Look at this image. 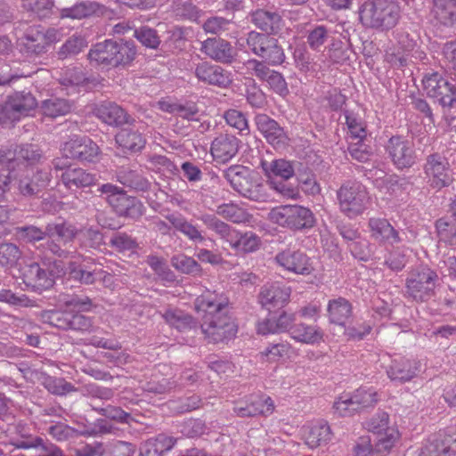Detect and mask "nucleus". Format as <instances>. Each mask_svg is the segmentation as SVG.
<instances>
[{
  "mask_svg": "<svg viewBox=\"0 0 456 456\" xmlns=\"http://www.w3.org/2000/svg\"><path fill=\"white\" fill-rule=\"evenodd\" d=\"M378 402L377 393L371 389L360 387L352 396H341L335 402L334 409L339 416H350L354 412L372 407Z\"/></svg>",
  "mask_w": 456,
  "mask_h": 456,
  "instance_id": "4468645a",
  "label": "nucleus"
},
{
  "mask_svg": "<svg viewBox=\"0 0 456 456\" xmlns=\"http://www.w3.org/2000/svg\"><path fill=\"white\" fill-rule=\"evenodd\" d=\"M22 252L20 248L12 242L0 243V266L5 269L14 267Z\"/></svg>",
  "mask_w": 456,
  "mask_h": 456,
  "instance_id": "bf43d9fd",
  "label": "nucleus"
},
{
  "mask_svg": "<svg viewBox=\"0 0 456 456\" xmlns=\"http://www.w3.org/2000/svg\"><path fill=\"white\" fill-rule=\"evenodd\" d=\"M40 318L44 323L65 331L91 332L94 327L92 318L74 311L45 310L41 312Z\"/></svg>",
  "mask_w": 456,
  "mask_h": 456,
  "instance_id": "1a4fd4ad",
  "label": "nucleus"
},
{
  "mask_svg": "<svg viewBox=\"0 0 456 456\" xmlns=\"http://www.w3.org/2000/svg\"><path fill=\"white\" fill-rule=\"evenodd\" d=\"M94 115L109 126H119L133 124L134 119L119 105L113 102H103L94 110Z\"/></svg>",
  "mask_w": 456,
  "mask_h": 456,
  "instance_id": "cd10ccee",
  "label": "nucleus"
},
{
  "mask_svg": "<svg viewBox=\"0 0 456 456\" xmlns=\"http://www.w3.org/2000/svg\"><path fill=\"white\" fill-rule=\"evenodd\" d=\"M167 219L171 224V225L186 235L190 240L194 241H202L204 240V237L201 235L200 232L191 224L187 222L185 218L177 215H168Z\"/></svg>",
  "mask_w": 456,
  "mask_h": 456,
  "instance_id": "4d7b16f0",
  "label": "nucleus"
},
{
  "mask_svg": "<svg viewBox=\"0 0 456 456\" xmlns=\"http://www.w3.org/2000/svg\"><path fill=\"white\" fill-rule=\"evenodd\" d=\"M208 229L215 231L220 237L227 242L231 235H234V229L229 224L218 219L215 215L204 214L199 217Z\"/></svg>",
  "mask_w": 456,
  "mask_h": 456,
  "instance_id": "052dcab7",
  "label": "nucleus"
},
{
  "mask_svg": "<svg viewBox=\"0 0 456 456\" xmlns=\"http://www.w3.org/2000/svg\"><path fill=\"white\" fill-rule=\"evenodd\" d=\"M369 227L371 237L381 242H388L390 244L400 241L398 232L384 218H370L369 220Z\"/></svg>",
  "mask_w": 456,
  "mask_h": 456,
  "instance_id": "58836bf2",
  "label": "nucleus"
},
{
  "mask_svg": "<svg viewBox=\"0 0 456 456\" xmlns=\"http://www.w3.org/2000/svg\"><path fill=\"white\" fill-rule=\"evenodd\" d=\"M331 439V430L327 422L322 420L310 428L305 443L310 448L327 444Z\"/></svg>",
  "mask_w": 456,
  "mask_h": 456,
  "instance_id": "3c124183",
  "label": "nucleus"
},
{
  "mask_svg": "<svg viewBox=\"0 0 456 456\" xmlns=\"http://www.w3.org/2000/svg\"><path fill=\"white\" fill-rule=\"evenodd\" d=\"M275 260L281 266L297 274L309 275L314 271L311 258L300 250H283L276 255Z\"/></svg>",
  "mask_w": 456,
  "mask_h": 456,
  "instance_id": "393cba45",
  "label": "nucleus"
},
{
  "mask_svg": "<svg viewBox=\"0 0 456 456\" xmlns=\"http://www.w3.org/2000/svg\"><path fill=\"white\" fill-rule=\"evenodd\" d=\"M424 172L428 177V183L436 190L447 187L452 182L449 163L444 157L438 153L431 154L427 158Z\"/></svg>",
  "mask_w": 456,
  "mask_h": 456,
  "instance_id": "f3484780",
  "label": "nucleus"
},
{
  "mask_svg": "<svg viewBox=\"0 0 456 456\" xmlns=\"http://www.w3.org/2000/svg\"><path fill=\"white\" fill-rule=\"evenodd\" d=\"M388 422L389 417L385 411L378 412L365 422L366 429L376 436L375 450L378 452L389 451L397 439V433L389 428Z\"/></svg>",
  "mask_w": 456,
  "mask_h": 456,
  "instance_id": "ddd939ff",
  "label": "nucleus"
},
{
  "mask_svg": "<svg viewBox=\"0 0 456 456\" xmlns=\"http://www.w3.org/2000/svg\"><path fill=\"white\" fill-rule=\"evenodd\" d=\"M103 273L102 270H89L86 265H77L74 262L69 263V274L70 278L82 284H94L96 280L102 279Z\"/></svg>",
  "mask_w": 456,
  "mask_h": 456,
  "instance_id": "603ef678",
  "label": "nucleus"
},
{
  "mask_svg": "<svg viewBox=\"0 0 456 456\" xmlns=\"http://www.w3.org/2000/svg\"><path fill=\"white\" fill-rule=\"evenodd\" d=\"M291 338L304 344H315L322 340V333L317 326L295 323L291 328Z\"/></svg>",
  "mask_w": 456,
  "mask_h": 456,
  "instance_id": "09e8293b",
  "label": "nucleus"
},
{
  "mask_svg": "<svg viewBox=\"0 0 456 456\" xmlns=\"http://www.w3.org/2000/svg\"><path fill=\"white\" fill-rule=\"evenodd\" d=\"M22 8L33 12L39 19L49 17L53 13V0H21Z\"/></svg>",
  "mask_w": 456,
  "mask_h": 456,
  "instance_id": "338daca9",
  "label": "nucleus"
},
{
  "mask_svg": "<svg viewBox=\"0 0 456 456\" xmlns=\"http://www.w3.org/2000/svg\"><path fill=\"white\" fill-rule=\"evenodd\" d=\"M418 368L415 362L406 359L394 360L387 368L388 378L393 381L405 383L417 375Z\"/></svg>",
  "mask_w": 456,
  "mask_h": 456,
  "instance_id": "ea45409f",
  "label": "nucleus"
},
{
  "mask_svg": "<svg viewBox=\"0 0 456 456\" xmlns=\"http://www.w3.org/2000/svg\"><path fill=\"white\" fill-rule=\"evenodd\" d=\"M172 266L177 271L190 275H198L201 273L200 264L192 257L183 254L174 256L171 258Z\"/></svg>",
  "mask_w": 456,
  "mask_h": 456,
  "instance_id": "e2e57ef3",
  "label": "nucleus"
},
{
  "mask_svg": "<svg viewBox=\"0 0 456 456\" xmlns=\"http://www.w3.org/2000/svg\"><path fill=\"white\" fill-rule=\"evenodd\" d=\"M50 173L46 170H37L32 175H25L18 182L19 192L24 197H37L50 183Z\"/></svg>",
  "mask_w": 456,
  "mask_h": 456,
  "instance_id": "c756f323",
  "label": "nucleus"
},
{
  "mask_svg": "<svg viewBox=\"0 0 456 456\" xmlns=\"http://www.w3.org/2000/svg\"><path fill=\"white\" fill-rule=\"evenodd\" d=\"M268 219L280 226L298 231L310 229L315 224L313 212L299 205H281L271 209Z\"/></svg>",
  "mask_w": 456,
  "mask_h": 456,
  "instance_id": "0eeeda50",
  "label": "nucleus"
},
{
  "mask_svg": "<svg viewBox=\"0 0 456 456\" xmlns=\"http://www.w3.org/2000/svg\"><path fill=\"white\" fill-rule=\"evenodd\" d=\"M262 167L269 178L288 180L294 175V168L291 163L283 159H275L271 163L263 162Z\"/></svg>",
  "mask_w": 456,
  "mask_h": 456,
  "instance_id": "5fc2aeb1",
  "label": "nucleus"
},
{
  "mask_svg": "<svg viewBox=\"0 0 456 456\" xmlns=\"http://www.w3.org/2000/svg\"><path fill=\"white\" fill-rule=\"evenodd\" d=\"M257 129L275 149H283L288 143V135L278 122L266 114H257L255 118Z\"/></svg>",
  "mask_w": 456,
  "mask_h": 456,
  "instance_id": "a878e982",
  "label": "nucleus"
},
{
  "mask_svg": "<svg viewBox=\"0 0 456 456\" xmlns=\"http://www.w3.org/2000/svg\"><path fill=\"white\" fill-rule=\"evenodd\" d=\"M59 176L63 185L71 191L88 187L95 183L94 175L77 166H74L71 169H68L64 174H61Z\"/></svg>",
  "mask_w": 456,
  "mask_h": 456,
  "instance_id": "f704fd0d",
  "label": "nucleus"
},
{
  "mask_svg": "<svg viewBox=\"0 0 456 456\" xmlns=\"http://www.w3.org/2000/svg\"><path fill=\"white\" fill-rule=\"evenodd\" d=\"M41 158L40 151L37 145L22 144L13 149L0 150V164L12 168L14 171L23 165H33Z\"/></svg>",
  "mask_w": 456,
  "mask_h": 456,
  "instance_id": "2eb2a0df",
  "label": "nucleus"
},
{
  "mask_svg": "<svg viewBox=\"0 0 456 456\" xmlns=\"http://www.w3.org/2000/svg\"><path fill=\"white\" fill-rule=\"evenodd\" d=\"M98 191L106 195L107 202L119 216L137 220L145 212V207L140 200L127 195L117 185L104 183L98 188Z\"/></svg>",
  "mask_w": 456,
  "mask_h": 456,
  "instance_id": "423d86ee",
  "label": "nucleus"
},
{
  "mask_svg": "<svg viewBox=\"0 0 456 456\" xmlns=\"http://www.w3.org/2000/svg\"><path fill=\"white\" fill-rule=\"evenodd\" d=\"M232 410L239 418H253L272 414L274 405L269 396L252 395L245 401L237 402Z\"/></svg>",
  "mask_w": 456,
  "mask_h": 456,
  "instance_id": "412c9836",
  "label": "nucleus"
},
{
  "mask_svg": "<svg viewBox=\"0 0 456 456\" xmlns=\"http://www.w3.org/2000/svg\"><path fill=\"white\" fill-rule=\"evenodd\" d=\"M439 278L434 270L421 266L411 270L405 282V294L418 303L429 301L436 296Z\"/></svg>",
  "mask_w": 456,
  "mask_h": 456,
  "instance_id": "39448f33",
  "label": "nucleus"
},
{
  "mask_svg": "<svg viewBox=\"0 0 456 456\" xmlns=\"http://www.w3.org/2000/svg\"><path fill=\"white\" fill-rule=\"evenodd\" d=\"M61 151L66 157H70L72 159L94 162L98 158L100 149L93 140L83 136L66 142Z\"/></svg>",
  "mask_w": 456,
  "mask_h": 456,
  "instance_id": "4be33fe9",
  "label": "nucleus"
},
{
  "mask_svg": "<svg viewBox=\"0 0 456 456\" xmlns=\"http://www.w3.org/2000/svg\"><path fill=\"white\" fill-rule=\"evenodd\" d=\"M74 109V102L68 99L52 97L43 101L40 110L45 117L56 118L69 114Z\"/></svg>",
  "mask_w": 456,
  "mask_h": 456,
  "instance_id": "79ce46f5",
  "label": "nucleus"
},
{
  "mask_svg": "<svg viewBox=\"0 0 456 456\" xmlns=\"http://www.w3.org/2000/svg\"><path fill=\"white\" fill-rule=\"evenodd\" d=\"M327 313L330 323L345 327L353 315V306L346 298L338 297L328 302Z\"/></svg>",
  "mask_w": 456,
  "mask_h": 456,
  "instance_id": "72a5a7b5",
  "label": "nucleus"
},
{
  "mask_svg": "<svg viewBox=\"0 0 456 456\" xmlns=\"http://www.w3.org/2000/svg\"><path fill=\"white\" fill-rule=\"evenodd\" d=\"M117 176L123 185L137 191H147L151 188L150 181L138 170L130 167L122 168L118 172Z\"/></svg>",
  "mask_w": 456,
  "mask_h": 456,
  "instance_id": "49530a36",
  "label": "nucleus"
},
{
  "mask_svg": "<svg viewBox=\"0 0 456 456\" xmlns=\"http://www.w3.org/2000/svg\"><path fill=\"white\" fill-rule=\"evenodd\" d=\"M250 21L265 35H276L282 27L281 16L277 12L257 9L249 13Z\"/></svg>",
  "mask_w": 456,
  "mask_h": 456,
  "instance_id": "7c9ffc66",
  "label": "nucleus"
},
{
  "mask_svg": "<svg viewBox=\"0 0 456 456\" xmlns=\"http://www.w3.org/2000/svg\"><path fill=\"white\" fill-rule=\"evenodd\" d=\"M290 289L280 283L264 285L258 294V302L270 314L284 307L289 302Z\"/></svg>",
  "mask_w": 456,
  "mask_h": 456,
  "instance_id": "5701e85b",
  "label": "nucleus"
},
{
  "mask_svg": "<svg viewBox=\"0 0 456 456\" xmlns=\"http://www.w3.org/2000/svg\"><path fill=\"white\" fill-rule=\"evenodd\" d=\"M89 82L81 67H71L63 69L59 77V83L63 86H79Z\"/></svg>",
  "mask_w": 456,
  "mask_h": 456,
  "instance_id": "13d9d810",
  "label": "nucleus"
},
{
  "mask_svg": "<svg viewBox=\"0 0 456 456\" xmlns=\"http://www.w3.org/2000/svg\"><path fill=\"white\" fill-rule=\"evenodd\" d=\"M228 243L237 250L248 253L256 251L260 246V239L253 232L240 233L234 229V235H231Z\"/></svg>",
  "mask_w": 456,
  "mask_h": 456,
  "instance_id": "864d4df0",
  "label": "nucleus"
},
{
  "mask_svg": "<svg viewBox=\"0 0 456 456\" xmlns=\"http://www.w3.org/2000/svg\"><path fill=\"white\" fill-rule=\"evenodd\" d=\"M86 47V39L78 35L69 37L57 52L59 60H65L79 53Z\"/></svg>",
  "mask_w": 456,
  "mask_h": 456,
  "instance_id": "680f3d73",
  "label": "nucleus"
},
{
  "mask_svg": "<svg viewBox=\"0 0 456 456\" xmlns=\"http://www.w3.org/2000/svg\"><path fill=\"white\" fill-rule=\"evenodd\" d=\"M423 86L427 94L429 97L437 99L442 106L452 105L454 100L452 95H453L454 89L456 88V83H453V81H450L436 72L425 77Z\"/></svg>",
  "mask_w": 456,
  "mask_h": 456,
  "instance_id": "6ab92c4d",
  "label": "nucleus"
},
{
  "mask_svg": "<svg viewBox=\"0 0 456 456\" xmlns=\"http://www.w3.org/2000/svg\"><path fill=\"white\" fill-rule=\"evenodd\" d=\"M342 212L349 217L361 215L366 208L369 196L366 189L359 183L347 181L337 191Z\"/></svg>",
  "mask_w": 456,
  "mask_h": 456,
  "instance_id": "9d476101",
  "label": "nucleus"
},
{
  "mask_svg": "<svg viewBox=\"0 0 456 456\" xmlns=\"http://www.w3.org/2000/svg\"><path fill=\"white\" fill-rule=\"evenodd\" d=\"M386 149L393 163L399 169L409 168L416 162L417 156L413 143L403 136H392Z\"/></svg>",
  "mask_w": 456,
  "mask_h": 456,
  "instance_id": "a211bd4d",
  "label": "nucleus"
},
{
  "mask_svg": "<svg viewBox=\"0 0 456 456\" xmlns=\"http://www.w3.org/2000/svg\"><path fill=\"white\" fill-rule=\"evenodd\" d=\"M116 142L130 152L140 151L145 146L142 134L133 127L122 128L115 136Z\"/></svg>",
  "mask_w": 456,
  "mask_h": 456,
  "instance_id": "c03bdc74",
  "label": "nucleus"
},
{
  "mask_svg": "<svg viewBox=\"0 0 456 456\" xmlns=\"http://www.w3.org/2000/svg\"><path fill=\"white\" fill-rule=\"evenodd\" d=\"M38 380L49 393L55 395H65L77 391V388L63 378L52 377L42 372L38 377Z\"/></svg>",
  "mask_w": 456,
  "mask_h": 456,
  "instance_id": "8fccbe9b",
  "label": "nucleus"
},
{
  "mask_svg": "<svg viewBox=\"0 0 456 456\" xmlns=\"http://www.w3.org/2000/svg\"><path fill=\"white\" fill-rule=\"evenodd\" d=\"M200 51L208 58L229 64L234 60L235 52L230 42L221 37H209L201 43Z\"/></svg>",
  "mask_w": 456,
  "mask_h": 456,
  "instance_id": "bb28decb",
  "label": "nucleus"
},
{
  "mask_svg": "<svg viewBox=\"0 0 456 456\" xmlns=\"http://www.w3.org/2000/svg\"><path fill=\"white\" fill-rule=\"evenodd\" d=\"M435 18L444 26L456 24V0H428Z\"/></svg>",
  "mask_w": 456,
  "mask_h": 456,
  "instance_id": "a18cd8bd",
  "label": "nucleus"
},
{
  "mask_svg": "<svg viewBox=\"0 0 456 456\" xmlns=\"http://www.w3.org/2000/svg\"><path fill=\"white\" fill-rule=\"evenodd\" d=\"M37 102L30 92H15L0 104V108L9 122H14L22 116H27L30 110H35Z\"/></svg>",
  "mask_w": 456,
  "mask_h": 456,
  "instance_id": "dca6fc26",
  "label": "nucleus"
},
{
  "mask_svg": "<svg viewBox=\"0 0 456 456\" xmlns=\"http://www.w3.org/2000/svg\"><path fill=\"white\" fill-rule=\"evenodd\" d=\"M109 244L118 252L132 251L138 248L136 240L125 232L112 233Z\"/></svg>",
  "mask_w": 456,
  "mask_h": 456,
  "instance_id": "774afa93",
  "label": "nucleus"
},
{
  "mask_svg": "<svg viewBox=\"0 0 456 456\" xmlns=\"http://www.w3.org/2000/svg\"><path fill=\"white\" fill-rule=\"evenodd\" d=\"M46 255L39 262L25 265L21 270V278L26 287L40 294L52 289L56 279L66 273L61 260L53 259Z\"/></svg>",
  "mask_w": 456,
  "mask_h": 456,
  "instance_id": "7ed1b4c3",
  "label": "nucleus"
},
{
  "mask_svg": "<svg viewBox=\"0 0 456 456\" xmlns=\"http://www.w3.org/2000/svg\"><path fill=\"white\" fill-rule=\"evenodd\" d=\"M296 321V315L292 313L282 311L278 317L271 316L258 322L257 332L262 335L274 334L289 331Z\"/></svg>",
  "mask_w": 456,
  "mask_h": 456,
  "instance_id": "473e14b6",
  "label": "nucleus"
},
{
  "mask_svg": "<svg viewBox=\"0 0 456 456\" xmlns=\"http://www.w3.org/2000/svg\"><path fill=\"white\" fill-rule=\"evenodd\" d=\"M239 151V140L232 134H220L211 143L210 152L215 159L226 162Z\"/></svg>",
  "mask_w": 456,
  "mask_h": 456,
  "instance_id": "2f4dec72",
  "label": "nucleus"
},
{
  "mask_svg": "<svg viewBox=\"0 0 456 456\" xmlns=\"http://www.w3.org/2000/svg\"><path fill=\"white\" fill-rule=\"evenodd\" d=\"M70 225L74 228L76 234L71 240L63 243V248H65L67 244L73 243L74 240L77 239V242L81 249L86 251L102 250V247L105 245V241L104 234L99 229L94 226L78 229L72 223H70Z\"/></svg>",
  "mask_w": 456,
  "mask_h": 456,
  "instance_id": "c85d7f7f",
  "label": "nucleus"
},
{
  "mask_svg": "<svg viewBox=\"0 0 456 456\" xmlns=\"http://www.w3.org/2000/svg\"><path fill=\"white\" fill-rule=\"evenodd\" d=\"M246 44L252 53L268 65L279 66L285 61L284 50L275 37L252 30L247 35Z\"/></svg>",
  "mask_w": 456,
  "mask_h": 456,
  "instance_id": "6e6552de",
  "label": "nucleus"
},
{
  "mask_svg": "<svg viewBox=\"0 0 456 456\" xmlns=\"http://www.w3.org/2000/svg\"><path fill=\"white\" fill-rule=\"evenodd\" d=\"M330 37V30L323 25H318L308 30L306 43L312 50L320 52Z\"/></svg>",
  "mask_w": 456,
  "mask_h": 456,
  "instance_id": "69168bd1",
  "label": "nucleus"
},
{
  "mask_svg": "<svg viewBox=\"0 0 456 456\" xmlns=\"http://www.w3.org/2000/svg\"><path fill=\"white\" fill-rule=\"evenodd\" d=\"M93 410L106 419L121 424H130L134 421L131 413L125 411L122 408L114 405H107L106 407H93Z\"/></svg>",
  "mask_w": 456,
  "mask_h": 456,
  "instance_id": "0e129e2a",
  "label": "nucleus"
},
{
  "mask_svg": "<svg viewBox=\"0 0 456 456\" xmlns=\"http://www.w3.org/2000/svg\"><path fill=\"white\" fill-rule=\"evenodd\" d=\"M455 428H450L442 434L434 435L421 449L419 456H454L456 454Z\"/></svg>",
  "mask_w": 456,
  "mask_h": 456,
  "instance_id": "b1692460",
  "label": "nucleus"
},
{
  "mask_svg": "<svg viewBox=\"0 0 456 456\" xmlns=\"http://www.w3.org/2000/svg\"><path fill=\"white\" fill-rule=\"evenodd\" d=\"M194 305L198 311L205 313L200 328L210 341L220 343L235 337L237 326L226 294L208 289L196 298Z\"/></svg>",
  "mask_w": 456,
  "mask_h": 456,
  "instance_id": "f257e3e1",
  "label": "nucleus"
},
{
  "mask_svg": "<svg viewBox=\"0 0 456 456\" xmlns=\"http://www.w3.org/2000/svg\"><path fill=\"white\" fill-rule=\"evenodd\" d=\"M161 316L169 326L180 332H184L197 327V321L191 314L177 308H168L161 314Z\"/></svg>",
  "mask_w": 456,
  "mask_h": 456,
  "instance_id": "37998d69",
  "label": "nucleus"
},
{
  "mask_svg": "<svg viewBox=\"0 0 456 456\" xmlns=\"http://www.w3.org/2000/svg\"><path fill=\"white\" fill-rule=\"evenodd\" d=\"M20 52L28 56H38L47 51L40 36L39 27H29L20 38Z\"/></svg>",
  "mask_w": 456,
  "mask_h": 456,
  "instance_id": "4c0bfd02",
  "label": "nucleus"
},
{
  "mask_svg": "<svg viewBox=\"0 0 456 456\" xmlns=\"http://www.w3.org/2000/svg\"><path fill=\"white\" fill-rule=\"evenodd\" d=\"M194 75L200 82L218 88H228L232 83L230 71L208 61L200 62L195 68Z\"/></svg>",
  "mask_w": 456,
  "mask_h": 456,
  "instance_id": "aec40b11",
  "label": "nucleus"
},
{
  "mask_svg": "<svg viewBox=\"0 0 456 456\" xmlns=\"http://www.w3.org/2000/svg\"><path fill=\"white\" fill-rule=\"evenodd\" d=\"M401 18V8L393 0H368L360 8V20L368 28L389 30Z\"/></svg>",
  "mask_w": 456,
  "mask_h": 456,
  "instance_id": "20e7f679",
  "label": "nucleus"
},
{
  "mask_svg": "<svg viewBox=\"0 0 456 456\" xmlns=\"http://www.w3.org/2000/svg\"><path fill=\"white\" fill-rule=\"evenodd\" d=\"M114 39H106L95 44L88 53V58L98 65L115 68Z\"/></svg>",
  "mask_w": 456,
  "mask_h": 456,
  "instance_id": "a19ab883",
  "label": "nucleus"
},
{
  "mask_svg": "<svg viewBox=\"0 0 456 456\" xmlns=\"http://www.w3.org/2000/svg\"><path fill=\"white\" fill-rule=\"evenodd\" d=\"M224 177L234 191L241 196L254 201H261L260 184L253 185L248 177V169L240 165H234L224 171Z\"/></svg>",
  "mask_w": 456,
  "mask_h": 456,
  "instance_id": "f8f14e48",
  "label": "nucleus"
},
{
  "mask_svg": "<svg viewBox=\"0 0 456 456\" xmlns=\"http://www.w3.org/2000/svg\"><path fill=\"white\" fill-rule=\"evenodd\" d=\"M18 437L10 440V444L17 449H33L36 456H62V452L56 445L53 444L41 436H33L26 431L22 425L16 427Z\"/></svg>",
  "mask_w": 456,
  "mask_h": 456,
  "instance_id": "9b49d317",
  "label": "nucleus"
},
{
  "mask_svg": "<svg viewBox=\"0 0 456 456\" xmlns=\"http://www.w3.org/2000/svg\"><path fill=\"white\" fill-rule=\"evenodd\" d=\"M76 232L70 222L60 218L56 222L48 223L45 229L36 225H24L15 228L16 237L24 243L36 245L43 255L52 254L59 258L69 257L71 252L63 248V243L71 240Z\"/></svg>",
  "mask_w": 456,
  "mask_h": 456,
  "instance_id": "f03ea898",
  "label": "nucleus"
},
{
  "mask_svg": "<svg viewBox=\"0 0 456 456\" xmlns=\"http://www.w3.org/2000/svg\"><path fill=\"white\" fill-rule=\"evenodd\" d=\"M106 7L94 1H83L77 3L71 7L63 8L61 11L62 18H70L81 20L92 15H103Z\"/></svg>",
  "mask_w": 456,
  "mask_h": 456,
  "instance_id": "c9c22d12",
  "label": "nucleus"
},
{
  "mask_svg": "<svg viewBox=\"0 0 456 456\" xmlns=\"http://www.w3.org/2000/svg\"><path fill=\"white\" fill-rule=\"evenodd\" d=\"M175 443V438L159 434L142 444L140 456H164L167 452L174 447Z\"/></svg>",
  "mask_w": 456,
  "mask_h": 456,
  "instance_id": "e433bc0d",
  "label": "nucleus"
},
{
  "mask_svg": "<svg viewBox=\"0 0 456 456\" xmlns=\"http://www.w3.org/2000/svg\"><path fill=\"white\" fill-rule=\"evenodd\" d=\"M216 214L237 224L248 222L250 218V215L244 208L233 203L219 205Z\"/></svg>",
  "mask_w": 456,
  "mask_h": 456,
  "instance_id": "6e6d98bb",
  "label": "nucleus"
},
{
  "mask_svg": "<svg viewBox=\"0 0 456 456\" xmlns=\"http://www.w3.org/2000/svg\"><path fill=\"white\" fill-rule=\"evenodd\" d=\"M115 68L129 65L136 56V46L133 40H114Z\"/></svg>",
  "mask_w": 456,
  "mask_h": 456,
  "instance_id": "de8ad7c7",
  "label": "nucleus"
}]
</instances>
